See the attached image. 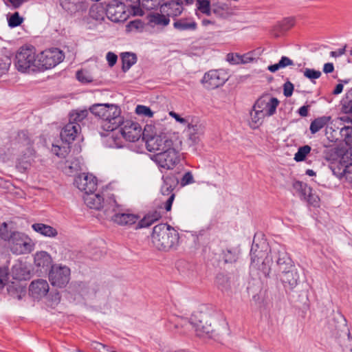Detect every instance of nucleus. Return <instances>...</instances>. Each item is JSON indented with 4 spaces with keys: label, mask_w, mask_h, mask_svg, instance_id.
<instances>
[{
    "label": "nucleus",
    "mask_w": 352,
    "mask_h": 352,
    "mask_svg": "<svg viewBox=\"0 0 352 352\" xmlns=\"http://www.w3.org/2000/svg\"><path fill=\"white\" fill-rule=\"evenodd\" d=\"M100 120L104 131H113L120 127L122 137L127 141L134 142L143 139V131L139 123L131 120H124L121 111H91Z\"/></svg>",
    "instance_id": "obj_1"
},
{
    "label": "nucleus",
    "mask_w": 352,
    "mask_h": 352,
    "mask_svg": "<svg viewBox=\"0 0 352 352\" xmlns=\"http://www.w3.org/2000/svg\"><path fill=\"white\" fill-rule=\"evenodd\" d=\"M0 238L8 242L14 254H22L32 250V240L25 234L9 227L6 223L0 227Z\"/></svg>",
    "instance_id": "obj_2"
},
{
    "label": "nucleus",
    "mask_w": 352,
    "mask_h": 352,
    "mask_svg": "<svg viewBox=\"0 0 352 352\" xmlns=\"http://www.w3.org/2000/svg\"><path fill=\"white\" fill-rule=\"evenodd\" d=\"M179 233L167 223H160L153 229L151 240L159 250L167 251L178 243Z\"/></svg>",
    "instance_id": "obj_3"
},
{
    "label": "nucleus",
    "mask_w": 352,
    "mask_h": 352,
    "mask_svg": "<svg viewBox=\"0 0 352 352\" xmlns=\"http://www.w3.org/2000/svg\"><path fill=\"white\" fill-rule=\"evenodd\" d=\"M270 259L272 263H276L280 272L295 266L287 252L285 247L280 244H276L270 249V254L266 256L265 259L262 263V273L265 277H267L270 273V267L266 265V263H268Z\"/></svg>",
    "instance_id": "obj_4"
},
{
    "label": "nucleus",
    "mask_w": 352,
    "mask_h": 352,
    "mask_svg": "<svg viewBox=\"0 0 352 352\" xmlns=\"http://www.w3.org/2000/svg\"><path fill=\"white\" fill-rule=\"evenodd\" d=\"M146 149L150 152H161L167 146L174 144L173 141L166 135H157L154 126L146 124L143 130V139Z\"/></svg>",
    "instance_id": "obj_5"
},
{
    "label": "nucleus",
    "mask_w": 352,
    "mask_h": 352,
    "mask_svg": "<svg viewBox=\"0 0 352 352\" xmlns=\"http://www.w3.org/2000/svg\"><path fill=\"white\" fill-rule=\"evenodd\" d=\"M151 158L162 173L164 170H173L181 160L180 153L174 147V144L154 154Z\"/></svg>",
    "instance_id": "obj_6"
},
{
    "label": "nucleus",
    "mask_w": 352,
    "mask_h": 352,
    "mask_svg": "<svg viewBox=\"0 0 352 352\" xmlns=\"http://www.w3.org/2000/svg\"><path fill=\"white\" fill-rule=\"evenodd\" d=\"M15 66L18 71L21 72H26L30 69L34 71L38 68L34 47L32 46L20 47L15 56Z\"/></svg>",
    "instance_id": "obj_7"
},
{
    "label": "nucleus",
    "mask_w": 352,
    "mask_h": 352,
    "mask_svg": "<svg viewBox=\"0 0 352 352\" xmlns=\"http://www.w3.org/2000/svg\"><path fill=\"white\" fill-rule=\"evenodd\" d=\"M213 318L208 312L198 311H195L190 316L189 327L195 329L199 336L210 335L214 331L212 326Z\"/></svg>",
    "instance_id": "obj_8"
},
{
    "label": "nucleus",
    "mask_w": 352,
    "mask_h": 352,
    "mask_svg": "<svg viewBox=\"0 0 352 352\" xmlns=\"http://www.w3.org/2000/svg\"><path fill=\"white\" fill-rule=\"evenodd\" d=\"M109 204L111 207L110 211L113 213L111 216V220L120 226H131L135 224L140 218L138 215L124 212L115 197H110Z\"/></svg>",
    "instance_id": "obj_9"
},
{
    "label": "nucleus",
    "mask_w": 352,
    "mask_h": 352,
    "mask_svg": "<svg viewBox=\"0 0 352 352\" xmlns=\"http://www.w3.org/2000/svg\"><path fill=\"white\" fill-rule=\"evenodd\" d=\"M65 58L64 53L58 48H50L43 51L38 59V68L49 69L61 63Z\"/></svg>",
    "instance_id": "obj_10"
},
{
    "label": "nucleus",
    "mask_w": 352,
    "mask_h": 352,
    "mask_svg": "<svg viewBox=\"0 0 352 352\" xmlns=\"http://www.w3.org/2000/svg\"><path fill=\"white\" fill-rule=\"evenodd\" d=\"M229 79L228 73L224 69H212L206 73L201 82L208 89H214L223 85Z\"/></svg>",
    "instance_id": "obj_11"
},
{
    "label": "nucleus",
    "mask_w": 352,
    "mask_h": 352,
    "mask_svg": "<svg viewBox=\"0 0 352 352\" xmlns=\"http://www.w3.org/2000/svg\"><path fill=\"white\" fill-rule=\"evenodd\" d=\"M110 197H115L112 194L106 198L99 193L91 192L84 197L85 203L90 208L100 210L104 208V212H110L111 207L109 204Z\"/></svg>",
    "instance_id": "obj_12"
},
{
    "label": "nucleus",
    "mask_w": 352,
    "mask_h": 352,
    "mask_svg": "<svg viewBox=\"0 0 352 352\" xmlns=\"http://www.w3.org/2000/svg\"><path fill=\"white\" fill-rule=\"evenodd\" d=\"M280 281L284 287L285 292L290 294L295 291V288L299 285L300 274L296 267L281 272Z\"/></svg>",
    "instance_id": "obj_13"
},
{
    "label": "nucleus",
    "mask_w": 352,
    "mask_h": 352,
    "mask_svg": "<svg viewBox=\"0 0 352 352\" xmlns=\"http://www.w3.org/2000/svg\"><path fill=\"white\" fill-rule=\"evenodd\" d=\"M69 276L70 270L67 267H52L49 274V280L53 286L62 288L69 283Z\"/></svg>",
    "instance_id": "obj_14"
},
{
    "label": "nucleus",
    "mask_w": 352,
    "mask_h": 352,
    "mask_svg": "<svg viewBox=\"0 0 352 352\" xmlns=\"http://www.w3.org/2000/svg\"><path fill=\"white\" fill-rule=\"evenodd\" d=\"M74 184L86 195L95 192L97 188V179L92 174L82 173L75 177Z\"/></svg>",
    "instance_id": "obj_15"
},
{
    "label": "nucleus",
    "mask_w": 352,
    "mask_h": 352,
    "mask_svg": "<svg viewBox=\"0 0 352 352\" xmlns=\"http://www.w3.org/2000/svg\"><path fill=\"white\" fill-rule=\"evenodd\" d=\"M106 12L108 19L113 22L123 21L127 17L124 4L118 0H111L107 3Z\"/></svg>",
    "instance_id": "obj_16"
},
{
    "label": "nucleus",
    "mask_w": 352,
    "mask_h": 352,
    "mask_svg": "<svg viewBox=\"0 0 352 352\" xmlns=\"http://www.w3.org/2000/svg\"><path fill=\"white\" fill-rule=\"evenodd\" d=\"M205 129L204 122L198 118H192L191 121L188 122V140L190 142V144L196 145L199 143L201 137L204 134Z\"/></svg>",
    "instance_id": "obj_17"
},
{
    "label": "nucleus",
    "mask_w": 352,
    "mask_h": 352,
    "mask_svg": "<svg viewBox=\"0 0 352 352\" xmlns=\"http://www.w3.org/2000/svg\"><path fill=\"white\" fill-rule=\"evenodd\" d=\"M80 131V124L76 122H69L62 129L60 134V138L63 142L69 145L76 140Z\"/></svg>",
    "instance_id": "obj_18"
},
{
    "label": "nucleus",
    "mask_w": 352,
    "mask_h": 352,
    "mask_svg": "<svg viewBox=\"0 0 352 352\" xmlns=\"http://www.w3.org/2000/svg\"><path fill=\"white\" fill-rule=\"evenodd\" d=\"M294 188L300 191L302 196L307 201L314 207H318L320 198L319 197L312 192V188L308 186L305 183L300 181H296L294 183Z\"/></svg>",
    "instance_id": "obj_19"
},
{
    "label": "nucleus",
    "mask_w": 352,
    "mask_h": 352,
    "mask_svg": "<svg viewBox=\"0 0 352 352\" xmlns=\"http://www.w3.org/2000/svg\"><path fill=\"white\" fill-rule=\"evenodd\" d=\"M269 249L268 243L265 240L261 241L258 243H256L255 238L250 250V258L252 264L254 263H258L260 259H263L268 254L267 253Z\"/></svg>",
    "instance_id": "obj_20"
},
{
    "label": "nucleus",
    "mask_w": 352,
    "mask_h": 352,
    "mask_svg": "<svg viewBox=\"0 0 352 352\" xmlns=\"http://www.w3.org/2000/svg\"><path fill=\"white\" fill-rule=\"evenodd\" d=\"M160 12L166 14L168 17H176L180 15L184 7L177 0H169L160 5Z\"/></svg>",
    "instance_id": "obj_21"
},
{
    "label": "nucleus",
    "mask_w": 352,
    "mask_h": 352,
    "mask_svg": "<svg viewBox=\"0 0 352 352\" xmlns=\"http://www.w3.org/2000/svg\"><path fill=\"white\" fill-rule=\"evenodd\" d=\"M165 326L167 330L171 332L184 333L182 329L189 327V321L187 318L172 316L168 320Z\"/></svg>",
    "instance_id": "obj_22"
},
{
    "label": "nucleus",
    "mask_w": 352,
    "mask_h": 352,
    "mask_svg": "<svg viewBox=\"0 0 352 352\" xmlns=\"http://www.w3.org/2000/svg\"><path fill=\"white\" fill-rule=\"evenodd\" d=\"M49 292V285L47 280L38 279L31 283L29 287V292L34 298L45 296Z\"/></svg>",
    "instance_id": "obj_23"
},
{
    "label": "nucleus",
    "mask_w": 352,
    "mask_h": 352,
    "mask_svg": "<svg viewBox=\"0 0 352 352\" xmlns=\"http://www.w3.org/2000/svg\"><path fill=\"white\" fill-rule=\"evenodd\" d=\"M279 101L276 98L272 97L270 94H265L261 96L252 107V110L256 108L261 110H276Z\"/></svg>",
    "instance_id": "obj_24"
},
{
    "label": "nucleus",
    "mask_w": 352,
    "mask_h": 352,
    "mask_svg": "<svg viewBox=\"0 0 352 352\" xmlns=\"http://www.w3.org/2000/svg\"><path fill=\"white\" fill-rule=\"evenodd\" d=\"M173 28L179 32L195 31L197 28V23L193 18L182 17L175 19Z\"/></svg>",
    "instance_id": "obj_25"
},
{
    "label": "nucleus",
    "mask_w": 352,
    "mask_h": 352,
    "mask_svg": "<svg viewBox=\"0 0 352 352\" xmlns=\"http://www.w3.org/2000/svg\"><path fill=\"white\" fill-rule=\"evenodd\" d=\"M8 294L14 298L21 300L26 294V285L20 281H14L8 285Z\"/></svg>",
    "instance_id": "obj_26"
},
{
    "label": "nucleus",
    "mask_w": 352,
    "mask_h": 352,
    "mask_svg": "<svg viewBox=\"0 0 352 352\" xmlns=\"http://www.w3.org/2000/svg\"><path fill=\"white\" fill-rule=\"evenodd\" d=\"M276 111H267L266 114L263 111H250V120H249V126L252 129H258L263 123L265 116H271Z\"/></svg>",
    "instance_id": "obj_27"
},
{
    "label": "nucleus",
    "mask_w": 352,
    "mask_h": 352,
    "mask_svg": "<svg viewBox=\"0 0 352 352\" xmlns=\"http://www.w3.org/2000/svg\"><path fill=\"white\" fill-rule=\"evenodd\" d=\"M239 256V251L234 247H226L222 250L221 257L226 264H232L237 261Z\"/></svg>",
    "instance_id": "obj_28"
},
{
    "label": "nucleus",
    "mask_w": 352,
    "mask_h": 352,
    "mask_svg": "<svg viewBox=\"0 0 352 352\" xmlns=\"http://www.w3.org/2000/svg\"><path fill=\"white\" fill-rule=\"evenodd\" d=\"M32 228L35 232L45 236L54 237L58 234V232L55 228L44 223H34L32 225Z\"/></svg>",
    "instance_id": "obj_29"
},
{
    "label": "nucleus",
    "mask_w": 352,
    "mask_h": 352,
    "mask_svg": "<svg viewBox=\"0 0 352 352\" xmlns=\"http://www.w3.org/2000/svg\"><path fill=\"white\" fill-rule=\"evenodd\" d=\"M107 6H104L103 4H95L92 6L89 10V16L91 18L96 21H101L107 16Z\"/></svg>",
    "instance_id": "obj_30"
},
{
    "label": "nucleus",
    "mask_w": 352,
    "mask_h": 352,
    "mask_svg": "<svg viewBox=\"0 0 352 352\" xmlns=\"http://www.w3.org/2000/svg\"><path fill=\"white\" fill-rule=\"evenodd\" d=\"M295 23L294 18H285L274 26V36L278 37L281 34L290 30Z\"/></svg>",
    "instance_id": "obj_31"
},
{
    "label": "nucleus",
    "mask_w": 352,
    "mask_h": 352,
    "mask_svg": "<svg viewBox=\"0 0 352 352\" xmlns=\"http://www.w3.org/2000/svg\"><path fill=\"white\" fill-rule=\"evenodd\" d=\"M60 5L67 12L72 14L82 7V0H59Z\"/></svg>",
    "instance_id": "obj_32"
},
{
    "label": "nucleus",
    "mask_w": 352,
    "mask_h": 352,
    "mask_svg": "<svg viewBox=\"0 0 352 352\" xmlns=\"http://www.w3.org/2000/svg\"><path fill=\"white\" fill-rule=\"evenodd\" d=\"M52 258L50 255L46 252L42 251L37 252L34 256V264L40 267H50L51 266Z\"/></svg>",
    "instance_id": "obj_33"
},
{
    "label": "nucleus",
    "mask_w": 352,
    "mask_h": 352,
    "mask_svg": "<svg viewBox=\"0 0 352 352\" xmlns=\"http://www.w3.org/2000/svg\"><path fill=\"white\" fill-rule=\"evenodd\" d=\"M340 150L335 145L323 146V157L327 161L336 160L340 155Z\"/></svg>",
    "instance_id": "obj_34"
},
{
    "label": "nucleus",
    "mask_w": 352,
    "mask_h": 352,
    "mask_svg": "<svg viewBox=\"0 0 352 352\" xmlns=\"http://www.w3.org/2000/svg\"><path fill=\"white\" fill-rule=\"evenodd\" d=\"M11 274L13 279L16 280V281L21 282V280H26L29 277V273L21 263L12 266Z\"/></svg>",
    "instance_id": "obj_35"
},
{
    "label": "nucleus",
    "mask_w": 352,
    "mask_h": 352,
    "mask_svg": "<svg viewBox=\"0 0 352 352\" xmlns=\"http://www.w3.org/2000/svg\"><path fill=\"white\" fill-rule=\"evenodd\" d=\"M16 141L19 144L25 147L28 152L32 155L33 150L32 149V142L28 135L27 131H21L18 133Z\"/></svg>",
    "instance_id": "obj_36"
},
{
    "label": "nucleus",
    "mask_w": 352,
    "mask_h": 352,
    "mask_svg": "<svg viewBox=\"0 0 352 352\" xmlns=\"http://www.w3.org/2000/svg\"><path fill=\"white\" fill-rule=\"evenodd\" d=\"M313 151L314 153H318L317 149H311V147L309 145H304L302 146H300L298 148L297 152L294 155V160L296 162H300L307 160V157L310 154L311 151Z\"/></svg>",
    "instance_id": "obj_37"
},
{
    "label": "nucleus",
    "mask_w": 352,
    "mask_h": 352,
    "mask_svg": "<svg viewBox=\"0 0 352 352\" xmlns=\"http://www.w3.org/2000/svg\"><path fill=\"white\" fill-rule=\"evenodd\" d=\"M121 59L122 63V69L124 72H126L136 63L137 56L134 53L124 52L122 54Z\"/></svg>",
    "instance_id": "obj_38"
},
{
    "label": "nucleus",
    "mask_w": 352,
    "mask_h": 352,
    "mask_svg": "<svg viewBox=\"0 0 352 352\" xmlns=\"http://www.w3.org/2000/svg\"><path fill=\"white\" fill-rule=\"evenodd\" d=\"M331 120L330 116H322L314 119L310 124L309 130L311 134H315L322 129Z\"/></svg>",
    "instance_id": "obj_39"
},
{
    "label": "nucleus",
    "mask_w": 352,
    "mask_h": 352,
    "mask_svg": "<svg viewBox=\"0 0 352 352\" xmlns=\"http://www.w3.org/2000/svg\"><path fill=\"white\" fill-rule=\"evenodd\" d=\"M148 20L151 23L162 26H166L170 22L169 17L162 13H151L148 15Z\"/></svg>",
    "instance_id": "obj_40"
},
{
    "label": "nucleus",
    "mask_w": 352,
    "mask_h": 352,
    "mask_svg": "<svg viewBox=\"0 0 352 352\" xmlns=\"http://www.w3.org/2000/svg\"><path fill=\"white\" fill-rule=\"evenodd\" d=\"M215 283L222 292L228 291L231 287L230 278L223 274H218L215 278Z\"/></svg>",
    "instance_id": "obj_41"
},
{
    "label": "nucleus",
    "mask_w": 352,
    "mask_h": 352,
    "mask_svg": "<svg viewBox=\"0 0 352 352\" xmlns=\"http://www.w3.org/2000/svg\"><path fill=\"white\" fill-rule=\"evenodd\" d=\"M175 188H170L163 186L161 187V192L162 195L168 196V199L164 203V208L166 211H170L171 210L172 204L175 197V195L173 192Z\"/></svg>",
    "instance_id": "obj_42"
},
{
    "label": "nucleus",
    "mask_w": 352,
    "mask_h": 352,
    "mask_svg": "<svg viewBox=\"0 0 352 352\" xmlns=\"http://www.w3.org/2000/svg\"><path fill=\"white\" fill-rule=\"evenodd\" d=\"M347 118L351 125L342 127L340 130V134L344 138L346 144L349 146H352V114L348 116Z\"/></svg>",
    "instance_id": "obj_43"
},
{
    "label": "nucleus",
    "mask_w": 352,
    "mask_h": 352,
    "mask_svg": "<svg viewBox=\"0 0 352 352\" xmlns=\"http://www.w3.org/2000/svg\"><path fill=\"white\" fill-rule=\"evenodd\" d=\"M293 65H294V62L292 59H290L287 56H282L278 63L268 66L267 69L270 72L274 73L280 68H284L287 66H291Z\"/></svg>",
    "instance_id": "obj_44"
},
{
    "label": "nucleus",
    "mask_w": 352,
    "mask_h": 352,
    "mask_svg": "<svg viewBox=\"0 0 352 352\" xmlns=\"http://www.w3.org/2000/svg\"><path fill=\"white\" fill-rule=\"evenodd\" d=\"M197 9L200 12L210 16L212 13V9L210 6V1L209 0H197Z\"/></svg>",
    "instance_id": "obj_45"
},
{
    "label": "nucleus",
    "mask_w": 352,
    "mask_h": 352,
    "mask_svg": "<svg viewBox=\"0 0 352 352\" xmlns=\"http://www.w3.org/2000/svg\"><path fill=\"white\" fill-rule=\"evenodd\" d=\"M163 186L168 187L170 188H175L178 184L179 180L175 175L173 174H168L162 176Z\"/></svg>",
    "instance_id": "obj_46"
},
{
    "label": "nucleus",
    "mask_w": 352,
    "mask_h": 352,
    "mask_svg": "<svg viewBox=\"0 0 352 352\" xmlns=\"http://www.w3.org/2000/svg\"><path fill=\"white\" fill-rule=\"evenodd\" d=\"M24 19L20 16L18 12H15L8 17V23L10 28H16L21 25Z\"/></svg>",
    "instance_id": "obj_47"
},
{
    "label": "nucleus",
    "mask_w": 352,
    "mask_h": 352,
    "mask_svg": "<svg viewBox=\"0 0 352 352\" xmlns=\"http://www.w3.org/2000/svg\"><path fill=\"white\" fill-rule=\"evenodd\" d=\"M212 12L217 17L221 19H226L230 16L228 8L225 4L214 7L212 9Z\"/></svg>",
    "instance_id": "obj_48"
},
{
    "label": "nucleus",
    "mask_w": 352,
    "mask_h": 352,
    "mask_svg": "<svg viewBox=\"0 0 352 352\" xmlns=\"http://www.w3.org/2000/svg\"><path fill=\"white\" fill-rule=\"evenodd\" d=\"M88 111H73L69 113V122H76L79 124L87 116Z\"/></svg>",
    "instance_id": "obj_49"
},
{
    "label": "nucleus",
    "mask_w": 352,
    "mask_h": 352,
    "mask_svg": "<svg viewBox=\"0 0 352 352\" xmlns=\"http://www.w3.org/2000/svg\"><path fill=\"white\" fill-rule=\"evenodd\" d=\"M226 60L230 64L236 65L239 63H247L248 60H244L242 56L239 54H234L233 53H229L226 56Z\"/></svg>",
    "instance_id": "obj_50"
},
{
    "label": "nucleus",
    "mask_w": 352,
    "mask_h": 352,
    "mask_svg": "<svg viewBox=\"0 0 352 352\" xmlns=\"http://www.w3.org/2000/svg\"><path fill=\"white\" fill-rule=\"evenodd\" d=\"M69 146H60L52 144V152L58 157H65L69 151Z\"/></svg>",
    "instance_id": "obj_51"
},
{
    "label": "nucleus",
    "mask_w": 352,
    "mask_h": 352,
    "mask_svg": "<svg viewBox=\"0 0 352 352\" xmlns=\"http://www.w3.org/2000/svg\"><path fill=\"white\" fill-rule=\"evenodd\" d=\"M303 74L306 78L310 80L318 79L322 74L321 72L319 70H315L314 69L309 68H306L303 72Z\"/></svg>",
    "instance_id": "obj_52"
},
{
    "label": "nucleus",
    "mask_w": 352,
    "mask_h": 352,
    "mask_svg": "<svg viewBox=\"0 0 352 352\" xmlns=\"http://www.w3.org/2000/svg\"><path fill=\"white\" fill-rule=\"evenodd\" d=\"M78 290L81 293L82 295H87V294L91 293V288L89 286V283L80 282L78 284ZM91 292L94 294H96V289L95 288H92Z\"/></svg>",
    "instance_id": "obj_53"
},
{
    "label": "nucleus",
    "mask_w": 352,
    "mask_h": 352,
    "mask_svg": "<svg viewBox=\"0 0 352 352\" xmlns=\"http://www.w3.org/2000/svg\"><path fill=\"white\" fill-rule=\"evenodd\" d=\"M153 223V220L151 219L150 216L146 214L142 219H141L138 223L136 228H147L152 225Z\"/></svg>",
    "instance_id": "obj_54"
},
{
    "label": "nucleus",
    "mask_w": 352,
    "mask_h": 352,
    "mask_svg": "<svg viewBox=\"0 0 352 352\" xmlns=\"http://www.w3.org/2000/svg\"><path fill=\"white\" fill-rule=\"evenodd\" d=\"M294 91V85L290 81H287L283 85V94L286 97H289L292 95Z\"/></svg>",
    "instance_id": "obj_55"
},
{
    "label": "nucleus",
    "mask_w": 352,
    "mask_h": 352,
    "mask_svg": "<svg viewBox=\"0 0 352 352\" xmlns=\"http://www.w3.org/2000/svg\"><path fill=\"white\" fill-rule=\"evenodd\" d=\"M194 182V179L192 173L190 172L186 173L182 179H181V185L186 186Z\"/></svg>",
    "instance_id": "obj_56"
},
{
    "label": "nucleus",
    "mask_w": 352,
    "mask_h": 352,
    "mask_svg": "<svg viewBox=\"0 0 352 352\" xmlns=\"http://www.w3.org/2000/svg\"><path fill=\"white\" fill-rule=\"evenodd\" d=\"M11 60L8 58H6V60H0V76L8 72Z\"/></svg>",
    "instance_id": "obj_57"
},
{
    "label": "nucleus",
    "mask_w": 352,
    "mask_h": 352,
    "mask_svg": "<svg viewBox=\"0 0 352 352\" xmlns=\"http://www.w3.org/2000/svg\"><path fill=\"white\" fill-rule=\"evenodd\" d=\"M8 275L6 269H0V289L5 286L8 280Z\"/></svg>",
    "instance_id": "obj_58"
},
{
    "label": "nucleus",
    "mask_w": 352,
    "mask_h": 352,
    "mask_svg": "<svg viewBox=\"0 0 352 352\" xmlns=\"http://www.w3.org/2000/svg\"><path fill=\"white\" fill-rule=\"evenodd\" d=\"M106 58L110 67H113L116 63L118 60L117 55L111 52L107 54Z\"/></svg>",
    "instance_id": "obj_59"
},
{
    "label": "nucleus",
    "mask_w": 352,
    "mask_h": 352,
    "mask_svg": "<svg viewBox=\"0 0 352 352\" xmlns=\"http://www.w3.org/2000/svg\"><path fill=\"white\" fill-rule=\"evenodd\" d=\"M128 28L130 29V30H139L140 28H143V23L140 20H135L131 21L128 25Z\"/></svg>",
    "instance_id": "obj_60"
},
{
    "label": "nucleus",
    "mask_w": 352,
    "mask_h": 352,
    "mask_svg": "<svg viewBox=\"0 0 352 352\" xmlns=\"http://www.w3.org/2000/svg\"><path fill=\"white\" fill-rule=\"evenodd\" d=\"M76 78L77 79L82 82H85V83H87V82H90L92 81V80L89 78H87L85 73L82 72V71H78L77 73H76Z\"/></svg>",
    "instance_id": "obj_61"
},
{
    "label": "nucleus",
    "mask_w": 352,
    "mask_h": 352,
    "mask_svg": "<svg viewBox=\"0 0 352 352\" xmlns=\"http://www.w3.org/2000/svg\"><path fill=\"white\" fill-rule=\"evenodd\" d=\"M107 107V108H115L116 109H117L118 108V107L116 104H109V103H96V104H94L92 106H91L89 109V110H94L95 108L96 107Z\"/></svg>",
    "instance_id": "obj_62"
},
{
    "label": "nucleus",
    "mask_w": 352,
    "mask_h": 352,
    "mask_svg": "<svg viewBox=\"0 0 352 352\" xmlns=\"http://www.w3.org/2000/svg\"><path fill=\"white\" fill-rule=\"evenodd\" d=\"M170 116L175 118V120L182 123L185 124L189 122L188 120L186 118H182L179 114L176 113L175 111H169Z\"/></svg>",
    "instance_id": "obj_63"
},
{
    "label": "nucleus",
    "mask_w": 352,
    "mask_h": 352,
    "mask_svg": "<svg viewBox=\"0 0 352 352\" xmlns=\"http://www.w3.org/2000/svg\"><path fill=\"white\" fill-rule=\"evenodd\" d=\"M142 7L146 10H152L156 7V3H152L149 0H143L142 1Z\"/></svg>",
    "instance_id": "obj_64"
}]
</instances>
